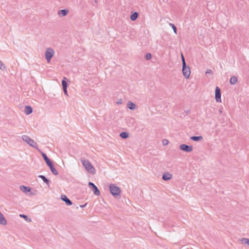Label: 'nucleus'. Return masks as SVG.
Listing matches in <instances>:
<instances>
[{
  "label": "nucleus",
  "mask_w": 249,
  "mask_h": 249,
  "mask_svg": "<svg viewBox=\"0 0 249 249\" xmlns=\"http://www.w3.org/2000/svg\"><path fill=\"white\" fill-rule=\"evenodd\" d=\"M182 73L183 76L185 78H188L190 75V69L188 66H187L186 65L185 66H182Z\"/></svg>",
  "instance_id": "39448f33"
},
{
  "label": "nucleus",
  "mask_w": 249,
  "mask_h": 249,
  "mask_svg": "<svg viewBox=\"0 0 249 249\" xmlns=\"http://www.w3.org/2000/svg\"><path fill=\"white\" fill-rule=\"evenodd\" d=\"M181 60H182V66H183V65L185 66L186 65V62L185 61L184 57L183 56L182 54H181Z\"/></svg>",
  "instance_id": "c756f323"
},
{
  "label": "nucleus",
  "mask_w": 249,
  "mask_h": 249,
  "mask_svg": "<svg viewBox=\"0 0 249 249\" xmlns=\"http://www.w3.org/2000/svg\"><path fill=\"white\" fill-rule=\"evenodd\" d=\"M241 243L244 244H247L249 246V238H243L240 240Z\"/></svg>",
  "instance_id": "a878e982"
},
{
  "label": "nucleus",
  "mask_w": 249,
  "mask_h": 249,
  "mask_svg": "<svg viewBox=\"0 0 249 249\" xmlns=\"http://www.w3.org/2000/svg\"><path fill=\"white\" fill-rule=\"evenodd\" d=\"M212 73V71L210 69H207L206 71V74Z\"/></svg>",
  "instance_id": "2f4dec72"
},
{
  "label": "nucleus",
  "mask_w": 249,
  "mask_h": 249,
  "mask_svg": "<svg viewBox=\"0 0 249 249\" xmlns=\"http://www.w3.org/2000/svg\"><path fill=\"white\" fill-rule=\"evenodd\" d=\"M237 82V77L235 76H232L230 80V84L231 85H234Z\"/></svg>",
  "instance_id": "6ab92c4d"
},
{
  "label": "nucleus",
  "mask_w": 249,
  "mask_h": 249,
  "mask_svg": "<svg viewBox=\"0 0 249 249\" xmlns=\"http://www.w3.org/2000/svg\"><path fill=\"white\" fill-rule=\"evenodd\" d=\"M122 99H119L117 102V104L118 105H121L122 104Z\"/></svg>",
  "instance_id": "72a5a7b5"
},
{
  "label": "nucleus",
  "mask_w": 249,
  "mask_h": 249,
  "mask_svg": "<svg viewBox=\"0 0 249 249\" xmlns=\"http://www.w3.org/2000/svg\"><path fill=\"white\" fill-rule=\"evenodd\" d=\"M64 92L65 94L67 96L68 95V91H67V89H63Z\"/></svg>",
  "instance_id": "473e14b6"
},
{
  "label": "nucleus",
  "mask_w": 249,
  "mask_h": 249,
  "mask_svg": "<svg viewBox=\"0 0 249 249\" xmlns=\"http://www.w3.org/2000/svg\"><path fill=\"white\" fill-rule=\"evenodd\" d=\"M22 140L30 146L34 148H37L38 146L37 143L29 136L24 135L22 136Z\"/></svg>",
  "instance_id": "7ed1b4c3"
},
{
  "label": "nucleus",
  "mask_w": 249,
  "mask_h": 249,
  "mask_svg": "<svg viewBox=\"0 0 249 249\" xmlns=\"http://www.w3.org/2000/svg\"><path fill=\"white\" fill-rule=\"evenodd\" d=\"M127 107L131 110H134L136 108V106L133 103L128 102L127 105Z\"/></svg>",
  "instance_id": "f3484780"
},
{
  "label": "nucleus",
  "mask_w": 249,
  "mask_h": 249,
  "mask_svg": "<svg viewBox=\"0 0 249 249\" xmlns=\"http://www.w3.org/2000/svg\"><path fill=\"white\" fill-rule=\"evenodd\" d=\"M169 25L172 28L173 31H174V32L177 34V28L175 26V25L173 24V23H169Z\"/></svg>",
  "instance_id": "cd10ccee"
},
{
  "label": "nucleus",
  "mask_w": 249,
  "mask_h": 249,
  "mask_svg": "<svg viewBox=\"0 0 249 249\" xmlns=\"http://www.w3.org/2000/svg\"><path fill=\"white\" fill-rule=\"evenodd\" d=\"M7 221L5 218L3 214L0 212V224L6 225Z\"/></svg>",
  "instance_id": "9d476101"
},
{
  "label": "nucleus",
  "mask_w": 249,
  "mask_h": 249,
  "mask_svg": "<svg viewBox=\"0 0 249 249\" xmlns=\"http://www.w3.org/2000/svg\"><path fill=\"white\" fill-rule=\"evenodd\" d=\"M19 216L20 217L23 218L25 219V220L26 221H28L29 222H31L32 221L31 219L29 218L28 217V216L27 215H25V214H20L19 215Z\"/></svg>",
  "instance_id": "bb28decb"
},
{
  "label": "nucleus",
  "mask_w": 249,
  "mask_h": 249,
  "mask_svg": "<svg viewBox=\"0 0 249 249\" xmlns=\"http://www.w3.org/2000/svg\"><path fill=\"white\" fill-rule=\"evenodd\" d=\"M138 17V13L135 12L131 15L130 19L132 21H135L137 18Z\"/></svg>",
  "instance_id": "393cba45"
},
{
  "label": "nucleus",
  "mask_w": 249,
  "mask_h": 249,
  "mask_svg": "<svg viewBox=\"0 0 249 249\" xmlns=\"http://www.w3.org/2000/svg\"><path fill=\"white\" fill-rule=\"evenodd\" d=\"M179 149L181 150L187 152H190L192 151L193 148L192 146H189L185 144H181L179 145Z\"/></svg>",
  "instance_id": "423d86ee"
},
{
  "label": "nucleus",
  "mask_w": 249,
  "mask_h": 249,
  "mask_svg": "<svg viewBox=\"0 0 249 249\" xmlns=\"http://www.w3.org/2000/svg\"><path fill=\"white\" fill-rule=\"evenodd\" d=\"M169 143V141L168 140H166V139H164L162 141V144L164 145H166L168 144Z\"/></svg>",
  "instance_id": "7c9ffc66"
},
{
  "label": "nucleus",
  "mask_w": 249,
  "mask_h": 249,
  "mask_svg": "<svg viewBox=\"0 0 249 249\" xmlns=\"http://www.w3.org/2000/svg\"><path fill=\"white\" fill-rule=\"evenodd\" d=\"M152 55L150 53H147L145 55V59L146 60H149L151 58Z\"/></svg>",
  "instance_id": "c85d7f7f"
},
{
  "label": "nucleus",
  "mask_w": 249,
  "mask_h": 249,
  "mask_svg": "<svg viewBox=\"0 0 249 249\" xmlns=\"http://www.w3.org/2000/svg\"><path fill=\"white\" fill-rule=\"evenodd\" d=\"M219 112H220V113H221L222 112V109H220L219 110Z\"/></svg>",
  "instance_id": "f704fd0d"
},
{
  "label": "nucleus",
  "mask_w": 249,
  "mask_h": 249,
  "mask_svg": "<svg viewBox=\"0 0 249 249\" xmlns=\"http://www.w3.org/2000/svg\"><path fill=\"white\" fill-rule=\"evenodd\" d=\"M24 112L27 115H29L33 112V109L30 106H26Z\"/></svg>",
  "instance_id": "2eb2a0df"
},
{
  "label": "nucleus",
  "mask_w": 249,
  "mask_h": 249,
  "mask_svg": "<svg viewBox=\"0 0 249 249\" xmlns=\"http://www.w3.org/2000/svg\"><path fill=\"white\" fill-rule=\"evenodd\" d=\"M109 190L110 193L115 197H117L120 196L121 190L119 187L117 186L114 184H111L109 185Z\"/></svg>",
  "instance_id": "f03ea898"
},
{
  "label": "nucleus",
  "mask_w": 249,
  "mask_h": 249,
  "mask_svg": "<svg viewBox=\"0 0 249 249\" xmlns=\"http://www.w3.org/2000/svg\"><path fill=\"white\" fill-rule=\"evenodd\" d=\"M20 189L21 191L25 193H27L31 191V189L30 187L25 186L24 185H21L20 186Z\"/></svg>",
  "instance_id": "4468645a"
},
{
  "label": "nucleus",
  "mask_w": 249,
  "mask_h": 249,
  "mask_svg": "<svg viewBox=\"0 0 249 249\" xmlns=\"http://www.w3.org/2000/svg\"><path fill=\"white\" fill-rule=\"evenodd\" d=\"M81 161L83 165L84 166L85 169L88 172L92 175L95 174L96 170L89 160L82 158L81 159Z\"/></svg>",
  "instance_id": "f257e3e1"
},
{
  "label": "nucleus",
  "mask_w": 249,
  "mask_h": 249,
  "mask_svg": "<svg viewBox=\"0 0 249 249\" xmlns=\"http://www.w3.org/2000/svg\"><path fill=\"white\" fill-rule=\"evenodd\" d=\"M66 80H68L67 78L66 77H64L63 78V80L62 81V85L63 86V89H67L68 85H67V82L66 81Z\"/></svg>",
  "instance_id": "b1692460"
},
{
  "label": "nucleus",
  "mask_w": 249,
  "mask_h": 249,
  "mask_svg": "<svg viewBox=\"0 0 249 249\" xmlns=\"http://www.w3.org/2000/svg\"><path fill=\"white\" fill-rule=\"evenodd\" d=\"M190 139L195 142H198L202 140L203 137L201 136H192L190 137Z\"/></svg>",
  "instance_id": "dca6fc26"
},
{
  "label": "nucleus",
  "mask_w": 249,
  "mask_h": 249,
  "mask_svg": "<svg viewBox=\"0 0 249 249\" xmlns=\"http://www.w3.org/2000/svg\"><path fill=\"white\" fill-rule=\"evenodd\" d=\"M120 136L123 139H126L129 137V134L126 132H122L120 133Z\"/></svg>",
  "instance_id": "4be33fe9"
},
{
  "label": "nucleus",
  "mask_w": 249,
  "mask_h": 249,
  "mask_svg": "<svg viewBox=\"0 0 249 249\" xmlns=\"http://www.w3.org/2000/svg\"><path fill=\"white\" fill-rule=\"evenodd\" d=\"M50 167V169L52 172V173L54 175H57L58 173L57 171L54 168L53 166V163L51 164V165H48Z\"/></svg>",
  "instance_id": "a211bd4d"
},
{
  "label": "nucleus",
  "mask_w": 249,
  "mask_h": 249,
  "mask_svg": "<svg viewBox=\"0 0 249 249\" xmlns=\"http://www.w3.org/2000/svg\"><path fill=\"white\" fill-rule=\"evenodd\" d=\"M54 54V52L52 48H48L46 49L45 53V56L48 63H49L51 61V60Z\"/></svg>",
  "instance_id": "20e7f679"
},
{
  "label": "nucleus",
  "mask_w": 249,
  "mask_h": 249,
  "mask_svg": "<svg viewBox=\"0 0 249 249\" xmlns=\"http://www.w3.org/2000/svg\"><path fill=\"white\" fill-rule=\"evenodd\" d=\"M42 156L44 160L46 161V164H47L48 166L51 165V164L52 163V162L51 161L50 159L48 158V157H47L46 154H45L44 153H42Z\"/></svg>",
  "instance_id": "f8f14e48"
},
{
  "label": "nucleus",
  "mask_w": 249,
  "mask_h": 249,
  "mask_svg": "<svg viewBox=\"0 0 249 249\" xmlns=\"http://www.w3.org/2000/svg\"><path fill=\"white\" fill-rule=\"evenodd\" d=\"M69 13V10L68 9H63L59 10L58 12V15L59 16H66Z\"/></svg>",
  "instance_id": "9b49d317"
},
{
  "label": "nucleus",
  "mask_w": 249,
  "mask_h": 249,
  "mask_svg": "<svg viewBox=\"0 0 249 249\" xmlns=\"http://www.w3.org/2000/svg\"><path fill=\"white\" fill-rule=\"evenodd\" d=\"M89 187L92 188V191H93L94 194L96 196H99L100 195V192L98 189L97 186L95 184L91 182L89 183Z\"/></svg>",
  "instance_id": "0eeeda50"
},
{
  "label": "nucleus",
  "mask_w": 249,
  "mask_h": 249,
  "mask_svg": "<svg viewBox=\"0 0 249 249\" xmlns=\"http://www.w3.org/2000/svg\"><path fill=\"white\" fill-rule=\"evenodd\" d=\"M0 70L4 71H7L6 65L1 60H0Z\"/></svg>",
  "instance_id": "412c9836"
},
{
  "label": "nucleus",
  "mask_w": 249,
  "mask_h": 249,
  "mask_svg": "<svg viewBox=\"0 0 249 249\" xmlns=\"http://www.w3.org/2000/svg\"><path fill=\"white\" fill-rule=\"evenodd\" d=\"M38 178H41L47 185H49L50 181L44 176L39 175Z\"/></svg>",
  "instance_id": "aec40b11"
},
{
  "label": "nucleus",
  "mask_w": 249,
  "mask_h": 249,
  "mask_svg": "<svg viewBox=\"0 0 249 249\" xmlns=\"http://www.w3.org/2000/svg\"><path fill=\"white\" fill-rule=\"evenodd\" d=\"M61 199L64 201V202H65L66 204L67 205H72V203L71 202V201L69 199L67 196L66 195H61Z\"/></svg>",
  "instance_id": "1a4fd4ad"
},
{
  "label": "nucleus",
  "mask_w": 249,
  "mask_h": 249,
  "mask_svg": "<svg viewBox=\"0 0 249 249\" xmlns=\"http://www.w3.org/2000/svg\"><path fill=\"white\" fill-rule=\"evenodd\" d=\"M85 205H82V206H81V207H85Z\"/></svg>",
  "instance_id": "c9c22d12"
},
{
  "label": "nucleus",
  "mask_w": 249,
  "mask_h": 249,
  "mask_svg": "<svg viewBox=\"0 0 249 249\" xmlns=\"http://www.w3.org/2000/svg\"><path fill=\"white\" fill-rule=\"evenodd\" d=\"M66 80H68L67 78L66 77H64L63 78V80L62 81V85L63 86V89H67L68 85H67V82L66 81Z\"/></svg>",
  "instance_id": "5701e85b"
},
{
  "label": "nucleus",
  "mask_w": 249,
  "mask_h": 249,
  "mask_svg": "<svg viewBox=\"0 0 249 249\" xmlns=\"http://www.w3.org/2000/svg\"><path fill=\"white\" fill-rule=\"evenodd\" d=\"M172 177V175L170 173H165L162 175V178L164 180H168L170 179Z\"/></svg>",
  "instance_id": "ddd939ff"
},
{
  "label": "nucleus",
  "mask_w": 249,
  "mask_h": 249,
  "mask_svg": "<svg viewBox=\"0 0 249 249\" xmlns=\"http://www.w3.org/2000/svg\"><path fill=\"white\" fill-rule=\"evenodd\" d=\"M215 100L217 102H221V91L220 89L216 87L215 90Z\"/></svg>",
  "instance_id": "6e6552de"
}]
</instances>
